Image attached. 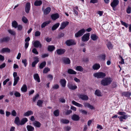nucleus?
I'll list each match as a JSON object with an SVG mask.
<instances>
[{"instance_id": "obj_1", "label": "nucleus", "mask_w": 131, "mask_h": 131, "mask_svg": "<svg viewBox=\"0 0 131 131\" xmlns=\"http://www.w3.org/2000/svg\"><path fill=\"white\" fill-rule=\"evenodd\" d=\"M112 79L110 77H107L102 79L101 84L103 86H107L110 84L112 81Z\"/></svg>"}, {"instance_id": "obj_2", "label": "nucleus", "mask_w": 131, "mask_h": 131, "mask_svg": "<svg viewBox=\"0 0 131 131\" xmlns=\"http://www.w3.org/2000/svg\"><path fill=\"white\" fill-rule=\"evenodd\" d=\"M117 114L119 115H122V116H118V118L119 119L120 121H122L123 119H126L129 116L127 115H125L126 113L125 112H118Z\"/></svg>"}, {"instance_id": "obj_3", "label": "nucleus", "mask_w": 131, "mask_h": 131, "mask_svg": "<svg viewBox=\"0 0 131 131\" xmlns=\"http://www.w3.org/2000/svg\"><path fill=\"white\" fill-rule=\"evenodd\" d=\"M105 74L102 72H100L94 73L93 74V76L97 78H103L105 77Z\"/></svg>"}, {"instance_id": "obj_4", "label": "nucleus", "mask_w": 131, "mask_h": 131, "mask_svg": "<svg viewBox=\"0 0 131 131\" xmlns=\"http://www.w3.org/2000/svg\"><path fill=\"white\" fill-rule=\"evenodd\" d=\"M85 32V30L84 29H81L78 31L75 34V37L78 38L82 36Z\"/></svg>"}, {"instance_id": "obj_5", "label": "nucleus", "mask_w": 131, "mask_h": 131, "mask_svg": "<svg viewBox=\"0 0 131 131\" xmlns=\"http://www.w3.org/2000/svg\"><path fill=\"white\" fill-rule=\"evenodd\" d=\"M66 43L68 46L75 45L76 44L75 41L74 40L72 39L67 40L66 41Z\"/></svg>"}, {"instance_id": "obj_6", "label": "nucleus", "mask_w": 131, "mask_h": 131, "mask_svg": "<svg viewBox=\"0 0 131 131\" xmlns=\"http://www.w3.org/2000/svg\"><path fill=\"white\" fill-rule=\"evenodd\" d=\"M90 34L89 33L84 34L82 37V40L83 41H88L89 39Z\"/></svg>"}, {"instance_id": "obj_7", "label": "nucleus", "mask_w": 131, "mask_h": 131, "mask_svg": "<svg viewBox=\"0 0 131 131\" xmlns=\"http://www.w3.org/2000/svg\"><path fill=\"white\" fill-rule=\"evenodd\" d=\"M119 3V1L118 0H113L112 2L111 3V5L114 10V9L118 5Z\"/></svg>"}, {"instance_id": "obj_8", "label": "nucleus", "mask_w": 131, "mask_h": 131, "mask_svg": "<svg viewBox=\"0 0 131 131\" xmlns=\"http://www.w3.org/2000/svg\"><path fill=\"white\" fill-rule=\"evenodd\" d=\"M79 98L84 101H87L89 99L88 96L84 94H79L78 95Z\"/></svg>"}, {"instance_id": "obj_9", "label": "nucleus", "mask_w": 131, "mask_h": 131, "mask_svg": "<svg viewBox=\"0 0 131 131\" xmlns=\"http://www.w3.org/2000/svg\"><path fill=\"white\" fill-rule=\"evenodd\" d=\"M122 96L129 98L131 99V97H130V96L131 95V93L128 91L124 92L122 93Z\"/></svg>"}, {"instance_id": "obj_10", "label": "nucleus", "mask_w": 131, "mask_h": 131, "mask_svg": "<svg viewBox=\"0 0 131 131\" xmlns=\"http://www.w3.org/2000/svg\"><path fill=\"white\" fill-rule=\"evenodd\" d=\"M30 7V4L29 2L27 3L26 5L25 8V11L26 13H29Z\"/></svg>"}, {"instance_id": "obj_11", "label": "nucleus", "mask_w": 131, "mask_h": 131, "mask_svg": "<svg viewBox=\"0 0 131 131\" xmlns=\"http://www.w3.org/2000/svg\"><path fill=\"white\" fill-rule=\"evenodd\" d=\"M10 39L8 37H4L0 39V43H2L8 42Z\"/></svg>"}, {"instance_id": "obj_12", "label": "nucleus", "mask_w": 131, "mask_h": 131, "mask_svg": "<svg viewBox=\"0 0 131 131\" xmlns=\"http://www.w3.org/2000/svg\"><path fill=\"white\" fill-rule=\"evenodd\" d=\"M67 86L69 89L71 90H74L77 88L76 85H73L71 83H68Z\"/></svg>"}, {"instance_id": "obj_13", "label": "nucleus", "mask_w": 131, "mask_h": 131, "mask_svg": "<svg viewBox=\"0 0 131 131\" xmlns=\"http://www.w3.org/2000/svg\"><path fill=\"white\" fill-rule=\"evenodd\" d=\"M69 22L67 21H66L62 23L61 24L60 29H64L69 24Z\"/></svg>"}, {"instance_id": "obj_14", "label": "nucleus", "mask_w": 131, "mask_h": 131, "mask_svg": "<svg viewBox=\"0 0 131 131\" xmlns=\"http://www.w3.org/2000/svg\"><path fill=\"white\" fill-rule=\"evenodd\" d=\"M34 47L36 48H41V45L40 43L38 40H36L33 43Z\"/></svg>"}, {"instance_id": "obj_15", "label": "nucleus", "mask_w": 131, "mask_h": 131, "mask_svg": "<svg viewBox=\"0 0 131 131\" xmlns=\"http://www.w3.org/2000/svg\"><path fill=\"white\" fill-rule=\"evenodd\" d=\"M34 59L35 60L32 62V66L33 67H35V65L39 61V59L38 57H35L34 58Z\"/></svg>"}, {"instance_id": "obj_16", "label": "nucleus", "mask_w": 131, "mask_h": 131, "mask_svg": "<svg viewBox=\"0 0 131 131\" xmlns=\"http://www.w3.org/2000/svg\"><path fill=\"white\" fill-rule=\"evenodd\" d=\"M65 49H58L56 50L57 53L59 55L63 54L65 52Z\"/></svg>"}, {"instance_id": "obj_17", "label": "nucleus", "mask_w": 131, "mask_h": 131, "mask_svg": "<svg viewBox=\"0 0 131 131\" xmlns=\"http://www.w3.org/2000/svg\"><path fill=\"white\" fill-rule=\"evenodd\" d=\"M34 126L37 127L39 128L41 126V124L39 122L35 121L32 123Z\"/></svg>"}, {"instance_id": "obj_18", "label": "nucleus", "mask_w": 131, "mask_h": 131, "mask_svg": "<svg viewBox=\"0 0 131 131\" xmlns=\"http://www.w3.org/2000/svg\"><path fill=\"white\" fill-rule=\"evenodd\" d=\"M51 10V9L50 7H47L45 9L43 10L44 14L45 15H46L49 14Z\"/></svg>"}, {"instance_id": "obj_19", "label": "nucleus", "mask_w": 131, "mask_h": 131, "mask_svg": "<svg viewBox=\"0 0 131 131\" xmlns=\"http://www.w3.org/2000/svg\"><path fill=\"white\" fill-rule=\"evenodd\" d=\"M34 79L38 82H40V80L38 74L37 73L35 74L34 75Z\"/></svg>"}, {"instance_id": "obj_20", "label": "nucleus", "mask_w": 131, "mask_h": 131, "mask_svg": "<svg viewBox=\"0 0 131 131\" xmlns=\"http://www.w3.org/2000/svg\"><path fill=\"white\" fill-rule=\"evenodd\" d=\"M80 117L79 116L75 114H74L72 117V119L74 121H78Z\"/></svg>"}, {"instance_id": "obj_21", "label": "nucleus", "mask_w": 131, "mask_h": 131, "mask_svg": "<svg viewBox=\"0 0 131 131\" xmlns=\"http://www.w3.org/2000/svg\"><path fill=\"white\" fill-rule=\"evenodd\" d=\"M59 17V15L57 13L53 14L51 15V17L52 19L54 20H55L56 19L58 18Z\"/></svg>"}, {"instance_id": "obj_22", "label": "nucleus", "mask_w": 131, "mask_h": 131, "mask_svg": "<svg viewBox=\"0 0 131 131\" xmlns=\"http://www.w3.org/2000/svg\"><path fill=\"white\" fill-rule=\"evenodd\" d=\"M72 103L73 105L82 108L83 107V106L82 105L74 101H73L72 102Z\"/></svg>"}, {"instance_id": "obj_23", "label": "nucleus", "mask_w": 131, "mask_h": 131, "mask_svg": "<svg viewBox=\"0 0 131 131\" xmlns=\"http://www.w3.org/2000/svg\"><path fill=\"white\" fill-rule=\"evenodd\" d=\"M100 67V64L97 63L94 64L92 66L93 69L94 70H98Z\"/></svg>"}, {"instance_id": "obj_24", "label": "nucleus", "mask_w": 131, "mask_h": 131, "mask_svg": "<svg viewBox=\"0 0 131 131\" xmlns=\"http://www.w3.org/2000/svg\"><path fill=\"white\" fill-rule=\"evenodd\" d=\"M60 83L62 86L64 87L66 85V81L65 79H63L60 80Z\"/></svg>"}, {"instance_id": "obj_25", "label": "nucleus", "mask_w": 131, "mask_h": 131, "mask_svg": "<svg viewBox=\"0 0 131 131\" xmlns=\"http://www.w3.org/2000/svg\"><path fill=\"white\" fill-rule=\"evenodd\" d=\"M67 72L69 74H77L76 72L71 69H69L68 70Z\"/></svg>"}, {"instance_id": "obj_26", "label": "nucleus", "mask_w": 131, "mask_h": 131, "mask_svg": "<svg viewBox=\"0 0 131 131\" xmlns=\"http://www.w3.org/2000/svg\"><path fill=\"white\" fill-rule=\"evenodd\" d=\"M26 128L28 131H34V127L30 125H27Z\"/></svg>"}, {"instance_id": "obj_27", "label": "nucleus", "mask_w": 131, "mask_h": 131, "mask_svg": "<svg viewBox=\"0 0 131 131\" xmlns=\"http://www.w3.org/2000/svg\"><path fill=\"white\" fill-rule=\"evenodd\" d=\"M33 114V112L31 111H29L24 113V115L25 116H28L32 115Z\"/></svg>"}, {"instance_id": "obj_28", "label": "nucleus", "mask_w": 131, "mask_h": 131, "mask_svg": "<svg viewBox=\"0 0 131 131\" xmlns=\"http://www.w3.org/2000/svg\"><path fill=\"white\" fill-rule=\"evenodd\" d=\"M91 38L93 41H96L98 38V37L95 34H92L91 35Z\"/></svg>"}, {"instance_id": "obj_29", "label": "nucleus", "mask_w": 131, "mask_h": 131, "mask_svg": "<svg viewBox=\"0 0 131 131\" xmlns=\"http://www.w3.org/2000/svg\"><path fill=\"white\" fill-rule=\"evenodd\" d=\"M42 4V2L40 0H37L34 3V5L36 6H39Z\"/></svg>"}, {"instance_id": "obj_30", "label": "nucleus", "mask_w": 131, "mask_h": 131, "mask_svg": "<svg viewBox=\"0 0 131 131\" xmlns=\"http://www.w3.org/2000/svg\"><path fill=\"white\" fill-rule=\"evenodd\" d=\"M27 121L28 119L26 118H23L20 122V125H22L24 124Z\"/></svg>"}, {"instance_id": "obj_31", "label": "nucleus", "mask_w": 131, "mask_h": 131, "mask_svg": "<svg viewBox=\"0 0 131 131\" xmlns=\"http://www.w3.org/2000/svg\"><path fill=\"white\" fill-rule=\"evenodd\" d=\"M95 94L98 96H102V93L100 91L98 90H96Z\"/></svg>"}, {"instance_id": "obj_32", "label": "nucleus", "mask_w": 131, "mask_h": 131, "mask_svg": "<svg viewBox=\"0 0 131 131\" xmlns=\"http://www.w3.org/2000/svg\"><path fill=\"white\" fill-rule=\"evenodd\" d=\"M15 123L18 125H20V122L19 117H16L15 119Z\"/></svg>"}, {"instance_id": "obj_33", "label": "nucleus", "mask_w": 131, "mask_h": 131, "mask_svg": "<svg viewBox=\"0 0 131 131\" xmlns=\"http://www.w3.org/2000/svg\"><path fill=\"white\" fill-rule=\"evenodd\" d=\"M10 51V49L8 48H3L1 51V52L4 53V52H9Z\"/></svg>"}, {"instance_id": "obj_34", "label": "nucleus", "mask_w": 131, "mask_h": 131, "mask_svg": "<svg viewBox=\"0 0 131 131\" xmlns=\"http://www.w3.org/2000/svg\"><path fill=\"white\" fill-rule=\"evenodd\" d=\"M19 79V78L18 77L14 78V81L13 85L14 86H15L16 85Z\"/></svg>"}, {"instance_id": "obj_35", "label": "nucleus", "mask_w": 131, "mask_h": 131, "mask_svg": "<svg viewBox=\"0 0 131 131\" xmlns=\"http://www.w3.org/2000/svg\"><path fill=\"white\" fill-rule=\"evenodd\" d=\"M55 49V47L52 45H49L48 46V51H52Z\"/></svg>"}, {"instance_id": "obj_36", "label": "nucleus", "mask_w": 131, "mask_h": 131, "mask_svg": "<svg viewBox=\"0 0 131 131\" xmlns=\"http://www.w3.org/2000/svg\"><path fill=\"white\" fill-rule=\"evenodd\" d=\"M21 91L24 92H25L27 90V88L26 85L24 84L21 88Z\"/></svg>"}, {"instance_id": "obj_37", "label": "nucleus", "mask_w": 131, "mask_h": 131, "mask_svg": "<svg viewBox=\"0 0 131 131\" xmlns=\"http://www.w3.org/2000/svg\"><path fill=\"white\" fill-rule=\"evenodd\" d=\"M46 64V62L45 61H44L40 64L39 66V68L40 69H42L44 67Z\"/></svg>"}, {"instance_id": "obj_38", "label": "nucleus", "mask_w": 131, "mask_h": 131, "mask_svg": "<svg viewBox=\"0 0 131 131\" xmlns=\"http://www.w3.org/2000/svg\"><path fill=\"white\" fill-rule=\"evenodd\" d=\"M50 23V22L49 21H46L44 22L41 25V27L42 28L45 27L47 25L49 24Z\"/></svg>"}, {"instance_id": "obj_39", "label": "nucleus", "mask_w": 131, "mask_h": 131, "mask_svg": "<svg viewBox=\"0 0 131 131\" xmlns=\"http://www.w3.org/2000/svg\"><path fill=\"white\" fill-rule=\"evenodd\" d=\"M18 24L17 22L15 21L14 20L12 22V26L13 27L15 28L17 27Z\"/></svg>"}, {"instance_id": "obj_40", "label": "nucleus", "mask_w": 131, "mask_h": 131, "mask_svg": "<svg viewBox=\"0 0 131 131\" xmlns=\"http://www.w3.org/2000/svg\"><path fill=\"white\" fill-rule=\"evenodd\" d=\"M64 62L66 64H69L70 63V61L68 58H65L63 60Z\"/></svg>"}, {"instance_id": "obj_41", "label": "nucleus", "mask_w": 131, "mask_h": 131, "mask_svg": "<svg viewBox=\"0 0 131 131\" xmlns=\"http://www.w3.org/2000/svg\"><path fill=\"white\" fill-rule=\"evenodd\" d=\"M59 25L60 24L58 23L54 25L52 27V30H53L56 29L59 27Z\"/></svg>"}, {"instance_id": "obj_42", "label": "nucleus", "mask_w": 131, "mask_h": 131, "mask_svg": "<svg viewBox=\"0 0 131 131\" xmlns=\"http://www.w3.org/2000/svg\"><path fill=\"white\" fill-rule=\"evenodd\" d=\"M76 69V70L80 71H83V69L80 66H77Z\"/></svg>"}, {"instance_id": "obj_43", "label": "nucleus", "mask_w": 131, "mask_h": 131, "mask_svg": "<svg viewBox=\"0 0 131 131\" xmlns=\"http://www.w3.org/2000/svg\"><path fill=\"white\" fill-rule=\"evenodd\" d=\"M61 122L63 124H68L69 123V121L66 119H62L61 120Z\"/></svg>"}, {"instance_id": "obj_44", "label": "nucleus", "mask_w": 131, "mask_h": 131, "mask_svg": "<svg viewBox=\"0 0 131 131\" xmlns=\"http://www.w3.org/2000/svg\"><path fill=\"white\" fill-rule=\"evenodd\" d=\"M107 45L109 50L112 49L113 47V46L110 42H108L107 44Z\"/></svg>"}, {"instance_id": "obj_45", "label": "nucleus", "mask_w": 131, "mask_h": 131, "mask_svg": "<svg viewBox=\"0 0 131 131\" xmlns=\"http://www.w3.org/2000/svg\"><path fill=\"white\" fill-rule=\"evenodd\" d=\"M79 112L83 115H86L87 114V112L86 111L82 109L80 110H79Z\"/></svg>"}, {"instance_id": "obj_46", "label": "nucleus", "mask_w": 131, "mask_h": 131, "mask_svg": "<svg viewBox=\"0 0 131 131\" xmlns=\"http://www.w3.org/2000/svg\"><path fill=\"white\" fill-rule=\"evenodd\" d=\"M59 111L58 110H55L53 112L54 115L56 116H58L59 115Z\"/></svg>"}, {"instance_id": "obj_47", "label": "nucleus", "mask_w": 131, "mask_h": 131, "mask_svg": "<svg viewBox=\"0 0 131 131\" xmlns=\"http://www.w3.org/2000/svg\"><path fill=\"white\" fill-rule=\"evenodd\" d=\"M50 69L48 67H46L44 69L43 71V73H46L48 71H50Z\"/></svg>"}, {"instance_id": "obj_48", "label": "nucleus", "mask_w": 131, "mask_h": 131, "mask_svg": "<svg viewBox=\"0 0 131 131\" xmlns=\"http://www.w3.org/2000/svg\"><path fill=\"white\" fill-rule=\"evenodd\" d=\"M8 32L9 33L12 35H15L16 33L14 31L12 30L11 29L8 30Z\"/></svg>"}, {"instance_id": "obj_49", "label": "nucleus", "mask_w": 131, "mask_h": 131, "mask_svg": "<svg viewBox=\"0 0 131 131\" xmlns=\"http://www.w3.org/2000/svg\"><path fill=\"white\" fill-rule=\"evenodd\" d=\"M64 34L62 32H61L58 35L57 38H60L64 36Z\"/></svg>"}, {"instance_id": "obj_50", "label": "nucleus", "mask_w": 131, "mask_h": 131, "mask_svg": "<svg viewBox=\"0 0 131 131\" xmlns=\"http://www.w3.org/2000/svg\"><path fill=\"white\" fill-rule=\"evenodd\" d=\"M22 20L24 23H26L28 21V20L24 16L22 18Z\"/></svg>"}, {"instance_id": "obj_51", "label": "nucleus", "mask_w": 131, "mask_h": 131, "mask_svg": "<svg viewBox=\"0 0 131 131\" xmlns=\"http://www.w3.org/2000/svg\"><path fill=\"white\" fill-rule=\"evenodd\" d=\"M39 96V95L38 94H36L34 97L33 98V101L35 102L36 100L38 99Z\"/></svg>"}, {"instance_id": "obj_52", "label": "nucleus", "mask_w": 131, "mask_h": 131, "mask_svg": "<svg viewBox=\"0 0 131 131\" xmlns=\"http://www.w3.org/2000/svg\"><path fill=\"white\" fill-rule=\"evenodd\" d=\"M27 60L26 59H23L22 60V63L24 64L25 67H26L27 65Z\"/></svg>"}, {"instance_id": "obj_53", "label": "nucleus", "mask_w": 131, "mask_h": 131, "mask_svg": "<svg viewBox=\"0 0 131 131\" xmlns=\"http://www.w3.org/2000/svg\"><path fill=\"white\" fill-rule=\"evenodd\" d=\"M119 57L121 59V61L119 62V63H120L121 64H124V59H123L122 57L120 55L119 56Z\"/></svg>"}, {"instance_id": "obj_54", "label": "nucleus", "mask_w": 131, "mask_h": 131, "mask_svg": "<svg viewBox=\"0 0 131 131\" xmlns=\"http://www.w3.org/2000/svg\"><path fill=\"white\" fill-rule=\"evenodd\" d=\"M131 11V7L130 6H128L126 10V12L128 14H130Z\"/></svg>"}, {"instance_id": "obj_55", "label": "nucleus", "mask_w": 131, "mask_h": 131, "mask_svg": "<svg viewBox=\"0 0 131 131\" xmlns=\"http://www.w3.org/2000/svg\"><path fill=\"white\" fill-rule=\"evenodd\" d=\"M42 103L43 102L41 100H38L37 102V105L39 106H41Z\"/></svg>"}, {"instance_id": "obj_56", "label": "nucleus", "mask_w": 131, "mask_h": 131, "mask_svg": "<svg viewBox=\"0 0 131 131\" xmlns=\"http://www.w3.org/2000/svg\"><path fill=\"white\" fill-rule=\"evenodd\" d=\"M32 51L34 53L36 54H38V52L37 51L36 49L35 48H33L32 50Z\"/></svg>"}, {"instance_id": "obj_57", "label": "nucleus", "mask_w": 131, "mask_h": 131, "mask_svg": "<svg viewBox=\"0 0 131 131\" xmlns=\"http://www.w3.org/2000/svg\"><path fill=\"white\" fill-rule=\"evenodd\" d=\"M14 94L16 97H20L21 96V94L20 93L16 91L15 92Z\"/></svg>"}, {"instance_id": "obj_58", "label": "nucleus", "mask_w": 131, "mask_h": 131, "mask_svg": "<svg viewBox=\"0 0 131 131\" xmlns=\"http://www.w3.org/2000/svg\"><path fill=\"white\" fill-rule=\"evenodd\" d=\"M40 32L39 31H37L35 32V35L36 37L40 35Z\"/></svg>"}, {"instance_id": "obj_59", "label": "nucleus", "mask_w": 131, "mask_h": 131, "mask_svg": "<svg viewBox=\"0 0 131 131\" xmlns=\"http://www.w3.org/2000/svg\"><path fill=\"white\" fill-rule=\"evenodd\" d=\"M11 114L12 116H16L17 115V113L14 110H13Z\"/></svg>"}, {"instance_id": "obj_60", "label": "nucleus", "mask_w": 131, "mask_h": 131, "mask_svg": "<svg viewBox=\"0 0 131 131\" xmlns=\"http://www.w3.org/2000/svg\"><path fill=\"white\" fill-rule=\"evenodd\" d=\"M47 77L51 80H52L53 79V77L52 75L50 74H48L47 76Z\"/></svg>"}, {"instance_id": "obj_61", "label": "nucleus", "mask_w": 131, "mask_h": 131, "mask_svg": "<svg viewBox=\"0 0 131 131\" xmlns=\"http://www.w3.org/2000/svg\"><path fill=\"white\" fill-rule=\"evenodd\" d=\"M100 58L101 60H104L105 59V55H102L100 56Z\"/></svg>"}, {"instance_id": "obj_62", "label": "nucleus", "mask_w": 131, "mask_h": 131, "mask_svg": "<svg viewBox=\"0 0 131 131\" xmlns=\"http://www.w3.org/2000/svg\"><path fill=\"white\" fill-rule=\"evenodd\" d=\"M59 85L56 84L54 85L52 87V88L54 89H57L59 88Z\"/></svg>"}, {"instance_id": "obj_63", "label": "nucleus", "mask_w": 131, "mask_h": 131, "mask_svg": "<svg viewBox=\"0 0 131 131\" xmlns=\"http://www.w3.org/2000/svg\"><path fill=\"white\" fill-rule=\"evenodd\" d=\"M9 80V79L8 78L6 79L3 82V85H4L6 84L7 83Z\"/></svg>"}, {"instance_id": "obj_64", "label": "nucleus", "mask_w": 131, "mask_h": 131, "mask_svg": "<svg viewBox=\"0 0 131 131\" xmlns=\"http://www.w3.org/2000/svg\"><path fill=\"white\" fill-rule=\"evenodd\" d=\"M89 103L87 102H84L83 103L84 106L86 108H88Z\"/></svg>"}]
</instances>
